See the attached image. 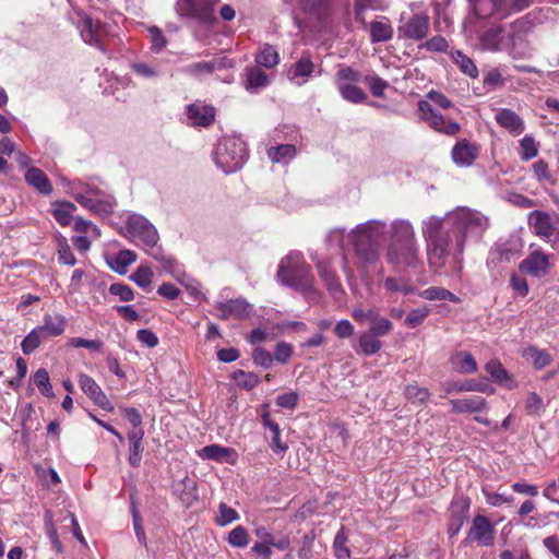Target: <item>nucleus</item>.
I'll use <instances>...</instances> for the list:
<instances>
[{"label":"nucleus","mask_w":559,"mask_h":559,"mask_svg":"<svg viewBox=\"0 0 559 559\" xmlns=\"http://www.w3.org/2000/svg\"><path fill=\"white\" fill-rule=\"evenodd\" d=\"M233 379L235 380L238 386L243 388L246 390H251L255 388L260 382V379L255 373L246 372L243 370H236L233 373Z\"/></svg>","instance_id":"09e8293b"},{"label":"nucleus","mask_w":559,"mask_h":559,"mask_svg":"<svg viewBox=\"0 0 559 559\" xmlns=\"http://www.w3.org/2000/svg\"><path fill=\"white\" fill-rule=\"evenodd\" d=\"M497 122L513 134L524 131V122L521 117L511 109H500L496 115Z\"/></svg>","instance_id":"bb28decb"},{"label":"nucleus","mask_w":559,"mask_h":559,"mask_svg":"<svg viewBox=\"0 0 559 559\" xmlns=\"http://www.w3.org/2000/svg\"><path fill=\"white\" fill-rule=\"evenodd\" d=\"M393 37V27L390 20L381 16L379 20L370 23V40L371 43L388 41Z\"/></svg>","instance_id":"c85d7f7f"},{"label":"nucleus","mask_w":559,"mask_h":559,"mask_svg":"<svg viewBox=\"0 0 559 559\" xmlns=\"http://www.w3.org/2000/svg\"><path fill=\"white\" fill-rule=\"evenodd\" d=\"M389 243H399L417 240L413 224L404 218H395L386 229Z\"/></svg>","instance_id":"412c9836"},{"label":"nucleus","mask_w":559,"mask_h":559,"mask_svg":"<svg viewBox=\"0 0 559 559\" xmlns=\"http://www.w3.org/2000/svg\"><path fill=\"white\" fill-rule=\"evenodd\" d=\"M495 539V527L490 520L481 514L474 516L472 525L463 544L465 546L475 542L479 546H490Z\"/></svg>","instance_id":"ddd939ff"},{"label":"nucleus","mask_w":559,"mask_h":559,"mask_svg":"<svg viewBox=\"0 0 559 559\" xmlns=\"http://www.w3.org/2000/svg\"><path fill=\"white\" fill-rule=\"evenodd\" d=\"M424 100H428L435 108L449 109L453 107V103L444 94L438 91L428 92Z\"/></svg>","instance_id":"13d9d810"},{"label":"nucleus","mask_w":559,"mask_h":559,"mask_svg":"<svg viewBox=\"0 0 559 559\" xmlns=\"http://www.w3.org/2000/svg\"><path fill=\"white\" fill-rule=\"evenodd\" d=\"M392 326L390 320L378 314L377 319L371 322L370 333L378 337L384 336L392 330Z\"/></svg>","instance_id":"052dcab7"},{"label":"nucleus","mask_w":559,"mask_h":559,"mask_svg":"<svg viewBox=\"0 0 559 559\" xmlns=\"http://www.w3.org/2000/svg\"><path fill=\"white\" fill-rule=\"evenodd\" d=\"M231 450L218 444L206 445L202 449V453L204 457L223 462L226 461L227 456L230 454Z\"/></svg>","instance_id":"3c124183"},{"label":"nucleus","mask_w":559,"mask_h":559,"mask_svg":"<svg viewBox=\"0 0 559 559\" xmlns=\"http://www.w3.org/2000/svg\"><path fill=\"white\" fill-rule=\"evenodd\" d=\"M26 182L43 194H50L52 186L45 173L36 167L28 168L25 173Z\"/></svg>","instance_id":"7c9ffc66"},{"label":"nucleus","mask_w":559,"mask_h":559,"mask_svg":"<svg viewBox=\"0 0 559 559\" xmlns=\"http://www.w3.org/2000/svg\"><path fill=\"white\" fill-rule=\"evenodd\" d=\"M545 409L543 399L536 393L531 392L527 395L526 402H525V412L528 415H536L539 416Z\"/></svg>","instance_id":"864d4df0"},{"label":"nucleus","mask_w":559,"mask_h":559,"mask_svg":"<svg viewBox=\"0 0 559 559\" xmlns=\"http://www.w3.org/2000/svg\"><path fill=\"white\" fill-rule=\"evenodd\" d=\"M428 314H429V309L426 307L413 309L407 314V317L405 319V324L408 328L414 329V328L420 325L424 322V320L428 317Z\"/></svg>","instance_id":"bf43d9fd"},{"label":"nucleus","mask_w":559,"mask_h":559,"mask_svg":"<svg viewBox=\"0 0 559 559\" xmlns=\"http://www.w3.org/2000/svg\"><path fill=\"white\" fill-rule=\"evenodd\" d=\"M428 51L432 52H445L449 48V44L442 36H433L429 40H426L419 46Z\"/></svg>","instance_id":"e2e57ef3"},{"label":"nucleus","mask_w":559,"mask_h":559,"mask_svg":"<svg viewBox=\"0 0 559 559\" xmlns=\"http://www.w3.org/2000/svg\"><path fill=\"white\" fill-rule=\"evenodd\" d=\"M228 543L233 547L245 548L249 544V537L243 526H236L228 535Z\"/></svg>","instance_id":"603ef678"},{"label":"nucleus","mask_w":559,"mask_h":559,"mask_svg":"<svg viewBox=\"0 0 559 559\" xmlns=\"http://www.w3.org/2000/svg\"><path fill=\"white\" fill-rule=\"evenodd\" d=\"M535 178L538 182H551L552 178L549 173L548 164L542 159L532 165Z\"/></svg>","instance_id":"0e129e2a"},{"label":"nucleus","mask_w":559,"mask_h":559,"mask_svg":"<svg viewBox=\"0 0 559 559\" xmlns=\"http://www.w3.org/2000/svg\"><path fill=\"white\" fill-rule=\"evenodd\" d=\"M76 206L68 201L57 202L52 210L55 219L62 226H68L73 218V213Z\"/></svg>","instance_id":"58836bf2"},{"label":"nucleus","mask_w":559,"mask_h":559,"mask_svg":"<svg viewBox=\"0 0 559 559\" xmlns=\"http://www.w3.org/2000/svg\"><path fill=\"white\" fill-rule=\"evenodd\" d=\"M405 395L413 403H425L429 397V392L425 388L409 384L405 388Z\"/></svg>","instance_id":"6e6d98bb"},{"label":"nucleus","mask_w":559,"mask_h":559,"mask_svg":"<svg viewBox=\"0 0 559 559\" xmlns=\"http://www.w3.org/2000/svg\"><path fill=\"white\" fill-rule=\"evenodd\" d=\"M447 394L461 392H487V385H481L475 380L447 381L442 384Z\"/></svg>","instance_id":"473e14b6"},{"label":"nucleus","mask_w":559,"mask_h":559,"mask_svg":"<svg viewBox=\"0 0 559 559\" xmlns=\"http://www.w3.org/2000/svg\"><path fill=\"white\" fill-rule=\"evenodd\" d=\"M252 358L255 365L263 368H270L273 364V357L271 353L262 347H258L253 350Z\"/></svg>","instance_id":"338daca9"},{"label":"nucleus","mask_w":559,"mask_h":559,"mask_svg":"<svg viewBox=\"0 0 559 559\" xmlns=\"http://www.w3.org/2000/svg\"><path fill=\"white\" fill-rule=\"evenodd\" d=\"M296 147L292 144H281L278 146L267 148V157L273 163L286 164L296 156Z\"/></svg>","instance_id":"f704fd0d"},{"label":"nucleus","mask_w":559,"mask_h":559,"mask_svg":"<svg viewBox=\"0 0 559 559\" xmlns=\"http://www.w3.org/2000/svg\"><path fill=\"white\" fill-rule=\"evenodd\" d=\"M317 270L320 278L324 282L328 290L336 296L342 293V285L336 276V273L331 267L330 260H320L317 262Z\"/></svg>","instance_id":"a878e982"},{"label":"nucleus","mask_w":559,"mask_h":559,"mask_svg":"<svg viewBox=\"0 0 559 559\" xmlns=\"http://www.w3.org/2000/svg\"><path fill=\"white\" fill-rule=\"evenodd\" d=\"M386 229L388 225L384 221L370 219L356 225L347 234L343 227L334 228L328 234L326 240L343 249L345 237H347L359 261L364 265H370L380 258L381 241Z\"/></svg>","instance_id":"f03ea898"},{"label":"nucleus","mask_w":559,"mask_h":559,"mask_svg":"<svg viewBox=\"0 0 559 559\" xmlns=\"http://www.w3.org/2000/svg\"><path fill=\"white\" fill-rule=\"evenodd\" d=\"M78 27L83 40L88 45L97 46L103 48L102 41L106 34V29L103 24L95 22L91 16L86 14H80Z\"/></svg>","instance_id":"dca6fc26"},{"label":"nucleus","mask_w":559,"mask_h":559,"mask_svg":"<svg viewBox=\"0 0 559 559\" xmlns=\"http://www.w3.org/2000/svg\"><path fill=\"white\" fill-rule=\"evenodd\" d=\"M418 114L420 120L426 122L436 132L452 136L461 130V126L457 122L440 114L428 100L418 102Z\"/></svg>","instance_id":"9d476101"},{"label":"nucleus","mask_w":559,"mask_h":559,"mask_svg":"<svg viewBox=\"0 0 559 559\" xmlns=\"http://www.w3.org/2000/svg\"><path fill=\"white\" fill-rule=\"evenodd\" d=\"M276 278L283 286L300 292H310L314 282L311 267L305 261L304 254L295 250L280 261Z\"/></svg>","instance_id":"20e7f679"},{"label":"nucleus","mask_w":559,"mask_h":559,"mask_svg":"<svg viewBox=\"0 0 559 559\" xmlns=\"http://www.w3.org/2000/svg\"><path fill=\"white\" fill-rule=\"evenodd\" d=\"M450 404L455 413H479L487 406L486 400L481 396L451 400Z\"/></svg>","instance_id":"cd10ccee"},{"label":"nucleus","mask_w":559,"mask_h":559,"mask_svg":"<svg viewBox=\"0 0 559 559\" xmlns=\"http://www.w3.org/2000/svg\"><path fill=\"white\" fill-rule=\"evenodd\" d=\"M299 402V394L295 391H289L283 394H280L276 397V405L281 408L285 409H295Z\"/></svg>","instance_id":"680f3d73"},{"label":"nucleus","mask_w":559,"mask_h":559,"mask_svg":"<svg viewBox=\"0 0 559 559\" xmlns=\"http://www.w3.org/2000/svg\"><path fill=\"white\" fill-rule=\"evenodd\" d=\"M126 228L132 242L141 247L147 254L163 263L165 270L170 271L176 261L166 257L158 246L159 236L153 224L140 214H130L126 222Z\"/></svg>","instance_id":"7ed1b4c3"},{"label":"nucleus","mask_w":559,"mask_h":559,"mask_svg":"<svg viewBox=\"0 0 559 559\" xmlns=\"http://www.w3.org/2000/svg\"><path fill=\"white\" fill-rule=\"evenodd\" d=\"M153 276L154 275L151 267L146 265H141L131 275V280L141 288L145 289L146 292H150Z\"/></svg>","instance_id":"a18cd8bd"},{"label":"nucleus","mask_w":559,"mask_h":559,"mask_svg":"<svg viewBox=\"0 0 559 559\" xmlns=\"http://www.w3.org/2000/svg\"><path fill=\"white\" fill-rule=\"evenodd\" d=\"M247 146L240 138L225 136L216 145L214 159L225 174L239 170L247 160Z\"/></svg>","instance_id":"423d86ee"},{"label":"nucleus","mask_w":559,"mask_h":559,"mask_svg":"<svg viewBox=\"0 0 559 559\" xmlns=\"http://www.w3.org/2000/svg\"><path fill=\"white\" fill-rule=\"evenodd\" d=\"M452 362L456 366L460 373L471 374L477 371V362L467 352H460L452 356Z\"/></svg>","instance_id":"e433bc0d"},{"label":"nucleus","mask_w":559,"mask_h":559,"mask_svg":"<svg viewBox=\"0 0 559 559\" xmlns=\"http://www.w3.org/2000/svg\"><path fill=\"white\" fill-rule=\"evenodd\" d=\"M215 4L216 0H178L176 9L180 16L191 17L210 26L215 21Z\"/></svg>","instance_id":"9b49d317"},{"label":"nucleus","mask_w":559,"mask_h":559,"mask_svg":"<svg viewBox=\"0 0 559 559\" xmlns=\"http://www.w3.org/2000/svg\"><path fill=\"white\" fill-rule=\"evenodd\" d=\"M358 345L361 353L366 356H371L381 349V342L378 336H374L370 332H364L359 335Z\"/></svg>","instance_id":"37998d69"},{"label":"nucleus","mask_w":559,"mask_h":559,"mask_svg":"<svg viewBox=\"0 0 559 559\" xmlns=\"http://www.w3.org/2000/svg\"><path fill=\"white\" fill-rule=\"evenodd\" d=\"M385 259L395 270L417 267L420 264L418 241L389 243Z\"/></svg>","instance_id":"6e6552de"},{"label":"nucleus","mask_w":559,"mask_h":559,"mask_svg":"<svg viewBox=\"0 0 559 559\" xmlns=\"http://www.w3.org/2000/svg\"><path fill=\"white\" fill-rule=\"evenodd\" d=\"M74 199L92 212L107 216L114 212L116 199L97 187L86 186L83 192L74 194Z\"/></svg>","instance_id":"1a4fd4ad"},{"label":"nucleus","mask_w":559,"mask_h":559,"mask_svg":"<svg viewBox=\"0 0 559 559\" xmlns=\"http://www.w3.org/2000/svg\"><path fill=\"white\" fill-rule=\"evenodd\" d=\"M530 224L534 233L545 239H550L555 234V226L552 225L549 214L542 211H533L530 214Z\"/></svg>","instance_id":"b1692460"},{"label":"nucleus","mask_w":559,"mask_h":559,"mask_svg":"<svg viewBox=\"0 0 559 559\" xmlns=\"http://www.w3.org/2000/svg\"><path fill=\"white\" fill-rule=\"evenodd\" d=\"M358 82L359 73L357 71L347 66L340 67L335 75V84L337 87H340V85L356 84Z\"/></svg>","instance_id":"8fccbe9b"},{"label":"nucleus","mask_w":559,"mask_h":559,"mask_svg":"<svg viewBox=\"0 0 559 559\" xmlns=\"http://www.w3.org/2000/svg\"><path fill=\"white\" fill-rule=\"evenodd\" d=\"M46 340L37 328L33 329L22 341L21 347L25 355L32 354Z\"/></svg>","instance_id":"49530a36"},{"label":"nucleus","mask_w":559,"mask_h":559,"mask_svg":"<svg viewBox=\"0 0 559 559\" xmlns=\"http://www.w3.org/2000/svg\"><path fill=\"white\" fill-rule=\"evenodd\" d=\"M519 267L533 277H544L549 272V255L540 249L534 250L520 263Z\"/></svg>","instance_id":"f3484780"},{"label":"nucleus","mask_w":559,"mask_h":559,"mask_svg":"<svg viewBox=\"0 0 559 559\" xmlns=\"http://www.w3.org/2000/svg\"><path fill=\"white\" fill-rule=\"evenodd\" d=\"M334 0H298L304 11L311 13L319 19L325 16Z\"/></svg>","instance_id":"4c0bfd02"},{"label":"nucleus","mask_w":559,"mask_h":559,"mask_svg":"<svg viewBox=\"0 0 559 559\" xmlns=\"http://www.w3.org/2000/svg\"><path fill=\"white\" fill-rule=\"evenodd\" d=\"M269 78L260 68L251 67L246 69L245 87L250 92H258L269 85Z\"/></svg>","instance_id":"2f4dec72"},{"label":"nucleus","mask_w":559,"mask_h":559,"mask_svg":"<svg viewBox=\"0 0 559 559\" xmlns=\"http://www.w3.org/2000/svg\"><path fill=\"white\" fill-rule=\"evenodd\" d=\"M347 534L342 527L335 535L334 542H333V548L334 552L337 559H347L350 557V550L346 546L347 543Z\"/></svg>","instance_id":"de8ad7c7"},{"label":"nucleus","mask_w":559,"mask_h":559,"mask_svg":"<svg viewBox=\"0 0 559 559\" xmlns=\"http://www.w3.org/2000/svg\"><path fill=\"white\" fill-rule=\"evenodd\" d=\"M429 28V16L426 13H414L401 19L397 33L400 38L419 41L427 37Z\"/></svg>","instance_id":"f8f14e48"},{"label":"nucleus","mask_w":559,"mask_h":559,"mask_svg":"<svg viewBox=\"0 0 559 559\" xmlns=\"http://www.w3.org/2000/svg\"><path fill=\"white\" fill-rule=\"evenodd\" d=\"M34 384L39 392L46 397H52L53 391L50 383L48 371L45 368H39L33 376Z\"/></svg>","instance_id":"c03bdc74"},{"label":"nucleus","mask_w":559,"mask_h":559,"mask_svg":"<svg viewBox=\"0 0 559 559\" xmlns=\"http://www.w3.org/2000/svg\"><path fill=\"white\" fill-rule=\"evenodd\" d=\"M485 370L490 374L492 380L507 389L516 388V383L512 376L507 371L498 359H491L485 365Z\"/></svg>","instance_id":"393cba45"},{"label":"nucleus","mask_w":559,"mask_h":559,"mask_svg":"<svg viewBox=\"0 0 559 559\" xmlns=\"http://www.w3.org/2000/svg\"><path fill=\"white\" fill-rule=\"evenodd\" d=\"M478 46L486 51H504L506 29L500 25L490 26L477 33Z\"/></svg>","instance_id":"a211bd4d"},{"label":"nucleus","mask_w":559,"mask_h":559,"mask_svg":"<svg viewBox=\"0 0 559 559\" xmlns=\"http://www.w3.org/2000/svg\"><path fill=\"white\" fill-rule=\"evenodd\" d=\"M522 356L532 360L536 369H543L551 362L550 355L535 346L524 348Z\"/></svg>","instance_id":"a19ab883"},{"label":"nucleus","mask_w":559,"mask_h":559,"mask_svg":"<svg viewBox=\"0 0 559 559\" xmlns=\"http://www.w3.org/2000/svg\"><path fill=\"white\" fill-rule=\"evenodd\" d=\"M342 98L352 104H362L367 99V94L356 84L340 85L337 87Z\"/></svg>","instance_id":"79ce46f5"},{"label":"nucleus","mask_w":559,"mask_h":559,"mask_svg":"<svg viewBox=\"0 0 559 559\" xmlns=\"http://www.w3.org/2000/svg\"><path fill=\"white\" fill-rule=\"evenodd\" d=\"M255 61L258 64L271 69L280 63V55L275 47L264 44L257 53Z\"/></svg>","instance_id":"c9c22d12"},{"label":"nucleus","mask_w":559,"mask_h":559,"mask_svg":"<svg viewBox=\"0 0 559 559\" xmlns=\"http://www.w3.org/2000/svg\"><path fill=\"white\" fill-rule=\"evenodd\" d=\"M136 253L132 250H120L117 254L111 255L107 262L111 270L118 274H126L128 266L136 261Z\"/></svg>","instance_id":"c756f323"},{"label":"nucleus","mask_w":559,"mask_h":559,"mask_svg":"<svg viewBox=\"0 0 559 559\" xmlns=\"http://www.w3.org/2000/svg\"><path fill=\"white\" fill-rule=\"evenodd\" d=\"M223 68V62L218 60L200 61L188 64L183 72L194 78L211 74L214 70Z\"/></svg>","instance_id":"72a5a7b5"},{"label":"nucleus","mask_w":559,"mask_h":559,"mask_svg":"<svg viewBox=\"0 0 559 559\" xmlns=\"http://www.w3.org/2000/svg\"><path fill=\"white\" fill-rule=\"evenodd\" d=\"M67 325V319L62 314H45L43 324L36 326L43 336L47 340L61 335Z\"/></svg>","instance_id":"5701e85b"},{"label":"nucleus","mask_w":559,"mask_h":559,"mask_svg":"<svg viewBox=\"0 0 559 559\" xmlns=\"http://www.w3.org/2000/svg\"><path fill=\"white\" fill-rule=\"evenodd\" d=\"M148 34L151 37L152 49L154 51L158 52L166 47L167 40H166L163 32L158 27H156V26L150 27Z\"/></svg>","instance_id":"69168bd1"},{"label":"nucleus","mask_w":559,"mask_h":559,"mask_svg":"<svg viewBox=\"0 0 559 559\" xmlns=\"http://www.w3.org/2000/svg\"><path fill=\"white\" fill-rule=\"evenodd\" d=\"M533 25L526 19H519L506 28L504 51L514 59H528L533 47L528 40Z\"/></svg>","instance_id":"0eeeda50"},{"label":"nucleus","mask_w":559,"mask_h":559,"mask_svg":"<svg viewBox=\"0 0 559 559\" xmlns=\"http://www.w3.org/2000/svg\"><path fill=\"white\" fill-rule=\"evenodd\" d=\"M365 82L369 85L370 92L374 97H383L384 91L389 87V83L377 75L366 76Z\"/></svg>","instance_id":"5fc2aeb1"},{"label":"nucleus","mask_w":559,"mask_h":559,"mask_svg":"<svg viewBox=\"0 0 559 559\" xmlns=\"http://www.w3.org/2000/svg\"><path fill=\"white\" fill-rule=\"evenodd\" d=\"M79 385L81 390L99 407L108 412L114 409L112 404L92 377L85 373H80Z\"/></svg>","instance_id":"aec40b11"},{"label":"nucleus","mask_w":559,"mask_h":559,"mask_svg":"<svg viewBox=\"0 0 559 559\" xmlns=\"http://www.w3.org/2000/svg\"><path fill=\"white\" fill-rule=\"evenodd\" d=\"M187 116L192 126L209 127L215 119V110L212 106L191 104L187 107Z\"/></svg>","instance_id":"4be33fe9"},{"label":"nucleus","mask_w":559,"mask_h":559,"mask_svg":"<svg viewBox=\"0 0 559 559\" xmlns=\"http://www.w3.org/2000/svg\"><path fill=\"white\" fill-rule=\"evenodd\" d=\"M520 145L522 148V153H521L522 160H530V159L534 158L538 153V148L535 143V140L531 135H525L520 141Z\"/></svg>","instance_id":"4d7b16f0"},{"label":"nucleus","mask_w":559,"mask_h":559,"mask_svg":"<svg viewBox=\"0 0 559 559\" xmlns=\"http://www.w3.org/2000/svg\"><path fill=\"white\" fill-rule=\"evenodd\" d=\"M320 73L321 71L318 70V66L311 60V57L304 53L289 69L288 79L294 84L301 86Z\"/></svg>","instance_id":"2eb2a0df"},{"label":"nucleus","mask_w":559,"mask_h":559,"mask_svg":"<svg viewBox=\"0 0 559 559\" xmlns=\"http://www.w3.org/2000/svg\"><path fill=\"white\" fill-rule=\"evenodd\" d=\"M469 11L467 24L475 25L479 21H500L512 13L526 9L531 0H468Z\"/></svg>","instance_id":"39448f33"},{"label":"nucleus","mask_w":559,"mask_h":559,"mask_svg":"<svg viewBox=\"0 0 559 559\" xmlns=\"http://www.w3.org/2000/svg\"><path fill=\"white\" fill-rule=\"evenodd\" d=\"M543 496L550 502L559 504V476L545 485Z\"/></svg>","instance_id":"774afa93"},{"label":"nucleus","mask_w":559,"mask_h":559,"mask_svg":"<svg viewBox=\"0 0 559 559\" xmlns=\"http://www.w3.org/2000/svg\"><path fill=\"white\" fill-rule=\"evenodd\" d=\"M488 227L489 218L468 207H457L443 217H428L423 223V235L429 266L440 271L450 260L453 271H460L466 238H479Z\"/></svg>","instance_id":"f257e3e1"},{"label":"nucleus","mask_w":559,"mask_h":559,"mask_svg":"<svg viewBox=\"0 0 559 559\" xmlns=\"http://www.w3.org/2000/svg\"><path fill=\"white\" fill-rule=\"evenodd\" d=\"M452 59L460 70L472 79L478 76V69L474 61L460 50L452 52Z\"/></svg>","instance_id":"ea45409f"},{"label":"nucleus","mask_w":559,"mask_h":559,"mask_svg":"<svg viewBox=\"0 0 559 559\" xmlns=\"http://www.w3.org/2000/svg\"><path fill=\"white\" fill-rule=\"evenodd\" d=\"M216 316L222 320L230 318L243 319L252 312V305L249 304L243 297L235 299L216 301L215 302Z\"/></svg>","instance_id":"4468645a"},{"label":"nucleus","mask_w":559,"mask_h":559,"mask_svg":"<svg viewBox=\"0 0 559 559\" xmlns=\"http://www.w3.org/2000/svg\"><path fill=\"white\" fill-rule=\"evenodd\" d=\"M479 154V147L466 139L457 141L451 151L453 163L459 167H469Z\"/></svg>","instance_id":"6ab92c4d"}]
</instances>
